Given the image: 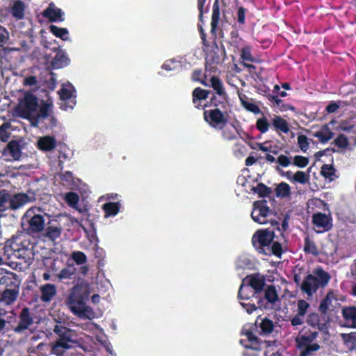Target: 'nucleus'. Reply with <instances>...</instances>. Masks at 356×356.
Returning a JSON list of instances; mask_svg holds the SVG:
<instances>
[{
	"mask_svg": "<svg viewBox=\"0 0 356 356\" xmlns=\"http://www.w3.org/2000/svg\"><path fill=\"white\" fill-rule=\"evenodd\" d=\"M43 15L51 22H63L64 13L54 4H50L43 12Z\"/></svg>",
	"mask_w": 356,
	"mask_h": 356,
	"instance_id": "19",
	"label": "nucleus"
},
{
	"mask_svg": "<svg viewBox=\"0 0 356 356\" xmlns=\"http://www.w3.org/2000/svg\"><path fill=\"white\" fill-rule=\"evenodd\" d=\"M336 145L342 148H351L348 139L344 135H340L335 140Z\"/></svg>",
	"mask_w": 356,
	"mask_h": 356,
	"instance_id": "57",
	"label": "nucleus"
},
{
	"mask_svg": "<svg viewBox=\"0 0 356 356\" xmlns=\"http://www.w3.org/2000/svg\"><path fill=\"white\" fill-rule=\"evenodd\" d=\"M309 307L310 305L307 301L300 300L297 302V314L305 317Z\"/></svg>",
	"mask_w": 356,
	"mask_h": 356,
	"instance_id": "45",
	"label": "nucleus"
},
{
	"mask_svg": "<svg viewBox=\"0 0 356 356\" xmlns=\"http://www.w3.org/2000/svg\"><path fill=\"white\" fill-rule=\"evenodd\" d=\"M17 54H18L17 49H2L0 50V62L2 71L10 70L15 67Z\"/></svg>",
	"mask_w": 356,
	"mask_h": 356,
	"instance_id": "13",
	"label": "nucleus"
},
{
	"mask_svg": "<svg viewBox=\"0 0 356 356\" xmlns=\"http://www.w3.org/2000/svg\"><path fill=\"white\" fill-rule=\"evenodd\" d=\"M61 233V229L56 226H49L47 229L46 236L51 241H54L60 237Z\"/></svg>",
	"mask_w": 356,
	"mask_h": 356,
	"instance_id": "42",
	"label": "nucleus"
},
{
	"mask_svg": "<svg viewBox=\"0 0 356 356\" xmlns=\"http://www.w3.org/2000/svg\"><path fill=\"white\" fill-rule=\"evenodd\" d=\"M240 303L248 314H251L253 311L256 310L254 305L248 300H241Z\"/></svg>",
	"mask_w": 356,
	"mask_h": 356,
	"instance_id": "62",
	"label": "nucleus"
},
{
	"mask_svg": "<svg viewBox=\"0 0 356 356\" xmlns=\"http://www.w3.org/2000/svg\"><path fill=\"white\" fill-rule=\"evenodd\" d=\"M273 253V254L280 257L282 254V247L279 243H274L272 246L270 245V252L267 250V254Z\"/></svg>",
	"mask_w": 356,
	"mask_h": 356,
	"instance_id": "61",
	"label": "nucleus"
},
{
	"mask_svg": "<svg viewBox=\"0 0 356 356\" xmlns=\"http://www.w3.org/2000/svg\"><path fill=\"white\" fill-rule=\"evenodd\" d=\"M293 182L306 184L309 181V173L303 171H297L293 175Z\"/></svg>",
	"mask_w": 356,
	"mask_h": 356,
	"instance_id": "39",
	"label": "nucleus"
},
{
	"mask_svg": "<svg viewBox=\"0 0 356 356\" xmlns=\"http://www.w3.org/2000/svg\"><path fill=\"white\" fill-rule=\"evenodd\" d=\"M312 224L317 233H323L330 230L332 227L331 215L321 212H316L312 216Z\"/></svg>",
	"mask_w": 356,
	"mask_h": 356,
	"instance_id": "12",
	"label": "nucleus"
},
{
	"mask_svg": "<svg viewBox=\"0 0 356 356\" xmlns=\"http://www.w3.org/2000/svg\"><path fill=\"white\" fill-rule=\"evenodd\" d=\"M87 329L92 332L94 334H95V338L97 341H99L106 349V350L109 353L112 354V345L108 341L107 337L104 334L103 330L97 324L94 323H88L86 325Z\"/></svg>",
	"mask_w": 356,
	"mask_h": 356,
	"instance_id": "14",
	"label": "nucleus"
},
{
	"mask_svg": "<svg viewBox=\"0 0 356 356\" xmlns=\"http://www.w3.org/2000/svg\"><path fill=\"white\" fill-rule=\"evenodd\" d=\"M270 124L266 118L262 117L257 121V127L261 133H266L268 131Z\"/></svg>",
	"mask_w": 356,
	"mask_h": 356,
	"instance_id": "49",
	"label": "nucleus"
},
{
	"mask_svg": "<svg viewBox=\"0 0 356 356\" xmlns=\"http://www.w3.org/2000/svg\"><path fill=\"white\" fill-rule=\"evenodd\" d=\"M122 207V204L121 201L105 202L102 206V209L104 213V218H108L115 217L120 212Z\"/></svg>",
	"mask_w": 356,
	"mask_h": 356,
	"instance_id": "15",
	"label": "nucleus"
},
{
	"mask_svg": "<svg viewBox=\"0 0 356 356\" xmlns=\"http://www.w3.org/2000/svg\"><path fill=\"white\" fill-rule=\"evenodd\" d=\"M256 145H257V147H255V149L261 150L264 152H273V154L277 153L276 151L272 150V145H271L270 142H269V141H266L262 143H257Z\"/></svg>",
	"mask_w": 356,
	"mask_h": 356,
	"instance_id": "59",
	"label": "nucleus"
},
{
	"mask_svg": "<svg viewBox=\"0 0 356 356\" xmlns=\"http://www.w3.org/2000/svg\"><path fill=\"white\" fill-rule=\"evenodd\" d=\"M49 30L56 37L59 38L64 41L70 40L69 31L66 28H60L55 25H51L49 26Z\"/></svg>",
	"mask_w": 356,
	"mask_h": 356,
	"instance_id": "33",
	"label": "nucleus"
},
{
	"mask_svg": "<svg viewBox=\"0 0 356 356\" xmlns=\"http://www.w3.org/2000/svg\"><path fill=\"white\" fill-rule=\"evenodd\" d=\"M341 337L346 347L349 350L356 349V332L350 334H342Z\"/></svg>",
	"mask_w": 356,
	"mask_h": 356,
	"instance_id": "34",
	"label": "nucleus"
},
{
	"mask_svg": "<svg viewBox=\"0 0 356 356\" xmlns=\"http://www.w3.org/2000/svg\"><path fill=\"white\" fill-rule=\"evenodd\" d=\"M37 144L40 149L50 151L55 148L56 140L53 137L47 136L39 138Z\"/></svg>",
	"mask_w": 356,
	"mask_h": 356,
	"instance_id": "30",
	"label": "nucleus"
},
{
	"mask_svg": "<svg viewBox=\"0 0 356 356\" xmlns=\"http://www.w3.org/2000/svg\"><path fill=\"white\" fill-rule=\"evenodd\" d=\"M271 123L276 131L284 134L289 131V124L286 120L279 115H274L271 119Z\"/></svg>",
	"mask_w": 356,
	"mask_h": 356,
	"instance_id": "27",
	"label": "nucleus"
},
{
	"mask_svg": "<svg viewBox=\"0 0 356 356\" xmlns=\"http://www.w3.org/2000/svg\"><path fill=\"white\" fill-rule=\"evenodd\" d=\"M220 19V10L217 3H215L213 7V13H212V21L211 25L213 28H214Z\"/></svg>",
	"mask_w": 356,
	"mask_h": 356,
	"instance_id": "60",
	"label": "nucleus"
},
{
	"mask_svg": "<svg viewBox=\"0 0 356 356\" xmlns=\"http://www.w3.org/2000/svg\"><path fill=\"white\" fill-rule=\"evenodd\" d=\"M26 10V6L24 3L21 0H16L10 7V13L15 18L21 19L24 17Z\"/></svg>",
	"mask_w": 356,
	"mask_h": 356,
	"instance_id": "26",
	"label": "nucleus"
},
{
	"mask_svg": "<svg viewBox=\"0 0 356 356\" xmlns=\"http://www.w3.org/2000/svg\"><path fill=\"white\" fill-rule=\"evenodd\" d=\"M292 163L300 168H303L306 167L309 164V159L308 158L300 156V155H296L293 158Z\"/></svg>",
	"mask_w": 356,
	"mask_h": 356,
	"instance_id": "46",
	"label": "nucleus"
},
{
	"mask_svg": "<svg viewBox=\"0 0 356 356\" xmlns=\"http://www.w3.org/2000/svg\"><path fill=\"white\" fill-rule=\"evenodd\" d=\"M181 65L179 61L176 60L175 59H170L165 61V63L162 65V68L167 71L175 70L180 67Z\"/></svg>",
	"mask_w": 356,
	"mask_h": 356,
	"instance_id": "48",
	"label": "nucleus"
},
{
	"mask_svg": "<svg viewBox=\"0 0 356 356\" xmlns=\"http://www.w3.org/2000/svg\"><path fill=\"white\" fill-rule=\"evenodd\" d=\"M0 285L5 286L7 289L19 288L20 280L15 273L6 272L0 277Z\"/></svg>",
	"mask_w": 356,
	"mask_h": 356,
	"instance_id": "16",
	"label": "nucleus"
},
{
	"mask_svg": "<svg viewBox=\"0 0 356 356\" xmlns=\"http://www.w3.org/2000/svg\"><path fill=\"white\" fill-rule=\"evenodd\" d=\"M218 130L221 131L220 135L222 138L225 140H234L239 136L236 127L229 122L224 125L223 128H220Z\"/></svg>",
	"mask_w": 356,
	"mask_h": 356,
	"instance_id": "18",
	"label": "nucleus"
},
{
	"mask_svg": "<svg viewBox=\"0 0 356 356\" xmlns=\"http://www.w3.org/2000/svg\"><path fill=\"white\" fill-rule=\"evenodd\" d=\"M33 320L30 316L29 311L27 308L23 309L20 314V320L17 327L14 330L16 332H22L32 324Z\"/></svg>",
	"mask_w": 356,
	"mask_h": 356,
	"instance_id": "21",
	"label": "nucleus"
},
{
	"mask_svg": "<svg viewBox=\"0 0 356 356\" xmlns=\"http://www.w3.org/2000/svg\"><path fill=\"white\" fill-rule=\"evenodd\" d=\"M260 327L264 332L270 333L273 330V323L267 318H264L260 323Z\"/></svg>",
	"mask_w": 356,
	"mask_h": 356,
	"instance_id": "56",
	"label": "nucleus"
},
{
	"mask_svg": "<svg viewBox=\"0 0 356 356\" xmlns=\"http://www.w3.org/2000/svg\"><path fill=\"white\" fill-rule=\"evenodd\" d=\"M275 194L279 197H288L291 195V187L286 182H281L275 188Z\"/></svg>",
	"mask_w": 356,
	"mask_h": 356,
	"instance_id": "35",
	"label": "nucleus"
},
{
	"mask_svg": "<svg viewBox=\"0 0 356 356\" xmlns=\"http://www.w3.org/2000/svg\"><path fill=\"white\" fill-rule=\"evenodd\" d=\"M19 295V288L6 289L1 295L0 301L9 305L13 303Z\"/></svg>",
	"mask_w": 356,
	"mask_h": 356,
	"instance_id": "25",
	"label": "nucleus"
},
{
	"mask_svg": "<svg viewBox=\"0 0 356 356\" xmlns=\"http://www.w3.org/2000/svg\"><path fill=\"white\" fill-rule=\"evenodd\" d=\"M236 266L238 268H251L252 264L248 258L242 257L238 259Z\"/></svg>",
	"mask_w": 356,
	"mask_h": 356,
	"instance_id": "58",
	"label": "nucleus"
},
{
	"mask_svg": "<svg viewBox=\"0 0 356 356\" xmlns=\"http://www.w3.org/2000/svg\"><path fill=\"white\" fill-rule=\"evenodd\" d=\"M255 330L256 327L253 324L245 325L241 331L242 338L240 342L246 348L258 350L261 348V345L255 336Z\"/></svg>",
	"mask_w": 356,
	"mask_h": 356,
	"instance_id": "11",
	"label": "nucleus"
},
{
	"mask_svg": "<svg viewBox=\"0 0 356 356\" xmlns=\"http://www.w3.org/2000/svg\"><path fill=\"white\" fill-rule=\"evenodd\" d=\"M245 283H247L256 292L261 291L264 285V278L259 274L247 276L245 279Z\"/></svg>",
	"mask_w": 356,
	"mask_h": 356,
	"instance_id": "23",
	"label": "nucleus"
},
{
	"mask_svg": "<svg viewBox=\"0 0 356 356\" xmlns=\"http://www.w3.org/2000/svg\"><path fill=\"white\" fill-rule=\"evenodd\" d=\"M331 277L322 268H316L303 281L301 289L309 296H312L319 287H325Z\"/></svg>",
	"mask_w": 356,
	"mask_h": 356,
	"instance_id": "4",
	"label": "nucleus"
},
{
	"mask_svg": "<svg viewBox=\"0 0 356 356\" xmlns=\"http://www.w3.org/2000/svg\"><path fill=\"white\" fill-rule=\"evenodd\" d=\"M3 156L6 160L19 159L21 156V151L18 143L16 141L10 142L3 152Z\"/></svg>",
	"mask_w": 356,
	"mask_h": 356,
	"instance_id": "20",
	"label": "nucleus"
},
{
	"mask_svg": "<svg viewBox=\"0 0 356 356\" xmlns=\"http://www.w3.org/2000/svg\"><path fill=\"white\" fill-rule=\"evenodd\" d=\"M293 159L291 157L284 155V154H280L278 156L277 159V163L282 167L286 168L289 166L291 163Z\"/></svg>",
	"mask_w": 356,
	"mask_h": 356,
	"instance_id": "54",
	"label": "nucleus"
},
{
	"mask_svg": "<svg viewBox=\"0 0 356 356\" xmlns=\"http://www.w3.org/2000/svg\"><path fill=\"white\" fill-rule=\"evenodd\" d=\"M4 255L9 259H21L26 262L31 258V251L22 245L19 237L8 240L3 247Z\"/></svg>",
	"mask_w": 356,
	"mask_h": 356,
	"instance_id": "5",
	"label": "nucleus"
},
{
	"mask_svg": "<svg viewBox=\"0 0 356 356\" xmlns=\"http://www.w3.org/2000/svg\"><path fill=\"white\" fill-rule=\"evenodd\" d=\"M71 257L77 265H81L86 263L87 260L86 254L81 251H74Z\"/></svg>",
	"mask_w": 356,
	"mask_h": 356,
	"instance_id": "47",
	"label": "nucleus"
},
{
	"mask_svg": "<svg viewBox=\"0 0 356 356\" xmlns=\"http://www.w3.org/2000/svg\"><path fill=\"white\" fill-rule=\"evenodd\" d=\"M64 200L70 207L77 209L79 197L76 193L74 192L67 193L64 195Z\"/></svg>",
	"mask_w": 356,
	"mask_h": 356,
	"instance_id": "37",
	"label": "nucleus"
},
{
	"mask_svg": "<svg viewBox=\"0 0 356 356\" xmlns=\"http://www.w3.org/2000/svg\"><path fill=\"white\" fill-rule=\"evenodd\" d=\"M305 251L310 252L313 254H316L318 252L315 245L309 240L305 241Z\"/></svg>",
	"mask_w": 356,
	"mask_h": 356,
	"instance_id": "63",
	"label": "nucleus"
},
{
	"mask_svg": "<svg viewBox=\"0 0 356 356\" xmlns=\"http://www.w3.org/2000/svg\"><path fill=\"white\" fill-rule=\"evenodd\" d=\"M243 105L248 111L254 113H258L260 111L259 108L253 103L243 102Z\"/></svg>",
	"mask_w": 356,
	"mask_h": 356,
	"instance_id": "64",
	"label": "nucleus"
},
{
	"mask_svg": "<svg viewBox=\"0 0 356 356\" xmlns=\"http://www.w3.org/2000/svg\"><path fill=\"white\" fill-rule=\"evenodd\" d=\"M316 337L317 332H314L309 335H300L296 338L297 346L302 349L301 356H307L319 350L320 346L313 342Z\"/></svg>",
	"mask_w": 356,
	"mask_h": 356,
	"instance_id": "10",
	"label": "nucleus"
},
{
	"mask_svg": "<svg viewBox=\"0 0 356 356\" xmlns=\"http://www.w3.org/2000/svg\"><path fill=\"white\" fill-rule=\"evenodd\" d=\"M241 57L244 62L254 61V58L251 54V49L250 47H245L242 49Z\"/></svg>",
	"mask_w": 356,
	"mask_h": 356,
	"instance_id": "52",
	"label": "nucleus"
},
{
	"mask_svg": "<svg viewBox=\"0 0 356 356\" xmlns=\"http://www.w3.org/2000/svg\"><path fill=\"white\" fill-rule=\"evenodd\" d=\"M204 118L205 121L216 130L223 128V126L229 122L228 115L218 108L205 111Z\"/></svg>",
	"mask_w": 356,
	"mask_h": 356,
	"instance_id": "8",
	"label": "nucleus"
},
{
	"mask_svg": "<svg viewBox=\"0 0 356 356\" xmlns=\"http://www.w3.org/2000/svg\"><path fill=\"white\" fill-rule=\"evenodd\" d=\"M343 316L348 327H356V307H350L343 309Z\"/></svg>",
	"mask_w": 356,
	"mask_h": 356,
	"instance_id": "29",
	"label": "nucleus"
},
{
	"mask_svg": "<svg viewBox=\"0 0 356 356\" xmlns=\"http://www.w3.org/2000/svg\"><path fill=\"white\" fill-rule=\"evenodd\" d=\"M211 83L213 89L218 95H222L224 94V89L222 83L218 78L215 76L211 77Z\"/></svg>",
	"mask_w": 356,
	"mask_h": 356,
	"instance_id": "51",
	"label": "nucleus"
},
{
	"mask_svg": "<svg viewBox=\"0 0 356 356\" xmlns=\"http://www.w3.org/2000/svg\"><path fill=\"white\" fill-rule=\"evenodd\" d=\"M70 63V59L65 52L59 50L54 56L52 61V66L54 68H63Z\"/></svg>",
	"mask_w": 356,
	"mask_h": 356,
	"instance_id": "28",
	"label": "nucleus"
},
{
	"mask_svg": "<svg viewBox=\"0 0 356 356\" xmlns=\"http://www.w3.org/2000/svg\"><path fill=\"white\" fill-rule=\"evenodd\" d=\"M120 196L118 193H111L105 194L99 198V202H118L121 201L120 200Z\"/></svg>",
	"mask_w": 356,
	"mask_h": 356,
	"instance_id": "53",
	"label": "nucleus"
},
{
	"mask_svg": "<svg viewBox=\"0 0 356 356\" xmlns=\"http://www.w3.org/2000/svg\"><path fill=\"white\" fill-rule=\"evenodd\" d=\"M22 225L29 234H36L44 228V213L40 208H31L26 211L22 220Z\"/></svg>",
	"mask_w": 356,
	"mask_h": 356,
	"instance_id": "3",
	"label": "nucleus"
},
{
	"mask_svg": "<svg viewBox=\"0 0 356 356\" xmlns=\"http://www.w3.org/2000/svg\"><path fill=\"white\" fill-rule=\"evenodd\" d=\"M273 212L269 209L267 201H257L253 204L251 213L252 220L259 224H266L270 221Z\"/></svg>",
	"mask_w": 356,
	"mask_h": 356,
	"instance_id": "7",
	"label": "nucleus"
},
{
	"mask_svg": "<svg viewBox=\"0 0 356 356\" xmlns=\"http://www.w3.org/2000/svg\"><path fill=\"white\" fill-rule=\"evenodd\" d=\"M62 103L61 108L65 111L72 110L76 105V90L74 87L69 82L62 85L61 89L59 90Z\"/></svg>",
	"mask_w": 356,
	"mask_h": 356,
	"instance_id": "9",
	"label": "nucleus"
},
{
	"mask_svg": "<svg viewBox=\"0 0 356 356\" xmlns=\"http://www.w3.org/2000/svg\"><path fill=\"white\" fill-rule=\"evenodd\" d=\"M40 292V299L42 302H49L56 296L57 289L53 284H44L39 288Z\"/></svg>",
	"mask_w": 356,
	"mask_h": 356,
	"instance_id": "17",
	"label": "nucleus"
},
{
	"mask_svg": "<svg viewBox=\"0 0 356 356\" xmlns=\"http://www.w3.org/2000/svg\"><path fill=\"white\" fill-rule=\"evenodd\" d=\"M255 292L256 291L252 287L247 283H245V280H243L238 291V297L241 301L249 300L250 298L254 296Z\"/></svg>",
	"mask_w": 356,
	"mask_h": 356,
	"instance_id": "31",
	"label": "nucleus"
},
{
	"mask_svg": "<svg viewBox=\"0 0 356 356\" xmlns=\"http://www.w3.org/2000/svg\"><path fill=\"white\" fill-rule=\"evenodd\" d=\"M10 124L4 123L0 127V139L1 141L6 142L10 137Z\"/></svg>",
	"mask_w": 356,
	"mask_h": 356,
	"instance_id": "50",
	"label": "nucleus"
},
{
	"mask_svg": "<svg viewBox=\"0 0 356 356\" xmlns=\"http://www.w3.org/2000/svg\"><path fill=\"white\" fill-rule=\"evenodd\" d=\"M8 202V192L5 190L0 191V214L10 208Z\"/></svg>",
	"mask_w": 356,
	"mask_h": 356,
	"instance_id": "43",
	"label": "nucleus"
},
{
	"mask_svg": "<svg viewBox=\"0 0 356 356\" xmlns=\"http://www.w3.org/2000/svg\"><path fill=\"white\" fill-rule=\"evenodd\" d=\"M30 197L24 193H18L12 197L8 193V202L10 203V208L17 209L30 201Z\"/></svg>",
	"mask_w": 356,
	"mask_h": 356,
	"instance_id": "22",
	"label": "nucleus"
},
{
	"mask_svg": "<svg viewBox=\"0 0 356 356\" xmlns=\"http://www.w3.org/2000/svg\"><path fill=\"white\" fill-rule=\"evenodd\" d=\"M334 172L335 170L333 168V166L330 164H325L321 168V174L322 175V176H323L325 179H328L330 181L334 179Z\"/></svg>",
	"mask_w": 356,
	"mask_h": 356,
	"instance_id": "40",
	"label": "nucleus"
},
{
	"mask_svg": "<svg viewBox=\"0 0 356 356\" xmlns=\"http://www.w3.org/2000/svg\"><path fill=\"white\" fill-rule=\"evenodd\" d=\"M310 139H309L307 136L302 134H298L297 138L298 145L300 147V150L305 153L309 149V142Z\"/></svg>",
	"mask_w": 356,
	"mask_h": 356,
	"instance_id": "41",
	"label": "nucleus"
},
{
	"mask_svg": "<svg viewBox=\"0 0 356 356\" xmlns=\"http://www.w3.org/2000/svg\"><path fill=\"white\" fill-rule=\"evenodd\" d=\"M334 299H335L334 293L332 291H330L319 306V309L321 313L325 314L327 312Z\"/></svg>",
	"mask_w": 356,
	"mask_h": 356,
	"instance_id": "38",
	"label": "nucleus"
},
{
	"mask_svg": "<svg viewBox=\"0 0 356 356\" xmlns=\"http://www.w3.org/2000/svg\"><path fill=\"white\" fill-rule=\"evenodd\" d=\"M273 232L268 229L258 230L252 236V244L259 252L267 254V250L270 252V245L273 241Z\"/></svg>",
	"mask_w": 356,
	"mask_h": 356,
	"instance_id": "6",
	"label": "nucleus"
},
{
	"mask_svg": "<svg viewBox=\"0 0 356 356\" xmlns=\"http://www.w3.org/2000/svg\"><path fill=\"white\" fill-rule=\"evenodd\" d=\"M209 95V92L201 88H195L193 91V102L197 104V102L205 99Z\"/></svg>",
	"mask_w": 356,
	"mask_h": 356,
	"instance_id": "44",
	"label": "nucleus"
},
{
	"mask_svg": "<svg viewBox=\"0 0 356 356\" xmlns=\"http://www.w3.org/2000/svg\"><path fill=\"white\" fill-rule=\"evenodd\" d=\"M307 323L314 327H317L319 330H323L325 327V323H321L318 314L316 313H312L308 315L307 318Z\"/></svg>",
	"mask_w": 356,
	"mask_h": 356,
	"instance_id": "36",
	"label": "nucleus"
},
{
	"mask_svg": "<svg viewBox=\"0 0 356 356\" xmlns=\"http://www.w3.org/2000/svg\"><path fill=\"white\" fill-rule=\"evenodd\" d=\"M265 298L268 302V305H263L261 301L259 302V307L268 308L271 305L278 301V294L273 286H268L265 289Z\"/></svg>",
	"mask_w": 356,
	"mask_h": 356,
	"instance_id": "24",
	"label": "nucleus"
},
{
	"mask_svg": "<svg viewBox=\"0 0 356 356\" xmlns=\"http://www.w3.org/2000/svg\"><path fill=\"white\" fill-rule=\"evenodd\" d=\"M314 136L318 138L321 142L325 143L332 138L333 133L327 125H325L316 131Z\"/></svg>",
	"mask_w": 356,
	"mask_h": 356,
	"instance_id": "32",
	"label": "nucleus"
},
{
	"mask_svg": "<svg viewBox=\"0 0 356 356\" xmlns=\"http://www.w3.org/2000/svg\"><path fill=\"white\" fill-rule=\"evenodd\" d=\"M52 107L53 101L51 99L39 102L33 94L26 92L19 99L15 108V113L29 120L32 125L38 126L40 120L50 115Z\"/></svg>",
	"mask_w": 356,
	"mask_h": 356,
	"instance_id": "1",
	"label": "nucleus"
},
{
	"mask_svg": "<svg viewBox=\"0 0 356 356\" xmlns=\"http://www.w3.org/2000/svg\"><path fill=\"white\" fill-rule=\"evenodd\" d=\"M74 274V270L71 268H65L62 269L57 277L59 280L70 279Z\"/></svg>",
	"mask_w": 356,
	"mask_h": 356,
	"instance_id": "55",
	"label": "nucleus"
},
{
	"mask_svg": "<svg viewBox=\"0 0 356 356\" xmlns=\"http://www.w3.org/2000/svg\"><path fill=\"white\" fill-rule=\"evenodd\" d=\"M87 283H81L73 287L67 299L70 310L81 319L92 320L97 317L94 309L84 301L91 293Z\"/></svg>",
	"mask_w": 356,
	"mask_h": 356,
	"instance_id": "2",
	"label": "nucleus"
}]
</instances>
